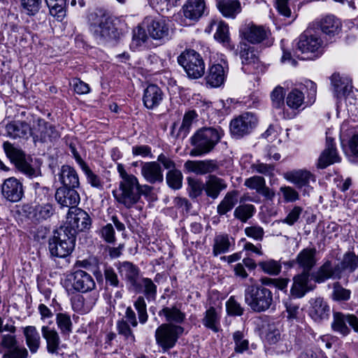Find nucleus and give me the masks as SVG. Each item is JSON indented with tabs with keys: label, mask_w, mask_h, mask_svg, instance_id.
<instances>
[{
	"label": "nucleus",
	"mask_w": 358,
	"mask_h": 358,
	"mask_svg": "<svg viewBox=\"0 0 358 358\" xmlns=\"http://www.w3.org/2000/svg\"><path fill=\"white\" fill-rule=\"evenodd\" d=\"M225 135L220 125L199 128L189 138L191 157H202L213 152Z\"/></svg>",
	"instance_id": "nucleus-1"
},
{
	"label": "nucleus",
	"mask_w": 358,
	"mask_h": 358,
	"mask_svg": "<svg viewBox=\"0 0 358 358\" xmlns=\"http://www.w3.org/2000/svg\"><path fill=\"white\" fill-rule=\"evenodd\" d=\"M117 170L121 180L113 195L118 203L130 209L139 202L138 180L134 175L128 173L122 164H117Z\"/></svg>",
	"instance_id": "nucleus-2"
},
{
	"label": "nucleus",
	"mask_w": 358,
	"mask_h": 358,
	"mask_svg": "<svg viewBox=\"0 0 358 358\" xmlns=\"http://www.w3.org/2000/svg\"><path fill=\"white\" fill-rule=\"evenodd\" d=\"M87 23L90 33L99 44H105L118 37L117 29L112 19L101 9L89 13Z\"/></svg>",
	"instance_id": "nucleus-3"
},
{
	"label": "nucleus",
	"mask_w": 358,
	"mask_h": 358,
	"mask_svg": "<svg viewBox=\"0 0 358 358\" xmlns=\"http://www.w3.org/2000/svg\"><path fill=\"white\" fill-rule=\"evenodd\" d=\"M245 303L255 313L268 310L273 303L272 292L264 286L248 285L244 292Z\"/></svg>",
	"instance_id": "nucleus-4"
},
{
	"label": "nucleus",
	"mask_w": 358,
	"mask_h": 358,
	"mask_svg": "<svg viewBox=\"0 0 358 358\" xmlns=\"http://www.w3.org/2000/svg\"><path fill=\"white\" fill-rule=\"evenodd\" d=\"M76 238L67 228L60 227L55 229L52 237L49 239L50 255L59 258L69 256L75 248Z\"/></svg>",
	"instance_id": "nucleus-5"
},
{
	"label": "nucleus",
	"mask_w": 358,
	"mask_h": 358,
	"mask_svg": "<svg viewBox=\"0 0 358 358\" xmlns=\"http://www.w3.org/2000/svg\"><path fill=\"white\" fill-rule=\"evenodd\" d=\"M178 62L190 78H199L205 73L204 61L201 55L194 50L187 49L183 51L178 57Z\"/></svg>",
	"instance_id": "nucleus-6"
},
{
	"label": "nucleus",
	"mask_w": 358,
	"mask_h": 358,
	"mask_svg": "<svg viewBox=\"0 0 358 358\" xmlns=\"http://www.w3.org/2000/svg\"><path fill=\"white\" fill-rule=\"evenodd\" d=\"M185 329L181 325L173 323H163L155 331L156 343L164 351L173 348L178 338L183 334Z\"/></svg>",
	"instance_id": "nucleus-7"
},
{
	"label": "nucleus",
	"mask_w": 358,
	"mask_h": 358,
	"mask_svg": "<svg viewBox=\"0 0 358 358\" xmlns=\"http://www.w3.org/2000/svg\"><path fill=\"white\" fill-rule=\"evenodd\" d=\"M92 224V220L89 214L84 210L73 206L69 209L66 215V222L62 228H67L69 231L76 237L79 231L89 229Z\"/></svg>",
	"instance_id": "nucleus-8"
},
{
	"label": "nucleus",
	"mask_w": 358,
	"mask_h": 358,
	"mask_svg": "<svg viewBox=\"0 0 358 358\" xmlns=\"http://www.w3.org/2000/svg\"><path fill=\"white\" fill-rule=\"evenodd\" d=\"M27 128L29 129V134L33 137L34 143L37 141L52 142L60 137L55 127L42 119H38L36 124H34L32 127H29L24 123V136L26 134Z\"/></svg>",
	"instance_id": "nucleus-9"
},
{
	"label": "nucleus",
	"mask_w": 358,
	"mask_h": 358,
	"mask_svg": "<svg viewBox=\"0 0 358 358\" xmlns=\"http://www.w3.org/2000/svg\"><path fill=\"white\" fill-rule=\"evenodd\" d=\"M347 323L357 332H358V317L352 314H345L340 311L333 312V320L331 327L333 331L342 336H347L351 332Z\"/></svg>",
	"instance_id": "nucleus-10"
},
{
	"label": "nucleus",
	"mask_w": 358,
	"mask_h": 358,
	"mask_svg": "<svg viewBox=\"0 0 358 358\" xmlns=\"http://www.w3.org/2000/svg\"><path fill=\"white\" fill-rule=\"evenodd\" d=\"M306 87L309 88L308 95V100L306 102L304 94L301 90L296 88L292 89L286 97L287 105L292 109H299L303 104L311 105L315 100L317 87L315 83L311 80L306 82Z\"/></svg>",
	"instance_id": "nucleus-11"
},
{
	"label": "nucleus",
	"mask_w": 358,
	"mask_h": 358,
	"mask_svg": "<svg viewBox=\"0 0 358 358\" xmlns=\"http://www.w3.org/2000/svg\"><path fill=\"white\" fill-rule=\"evenodd\" d=\"M257 124V117L251 113H245L231 121L230 132L233 136L241 138L250 134Z\"/></svg>",
	"instance_id": "nucleus-12"
},
{
	"label": "nucleus",
	"mask_w": 358,
	"mask_h": 358,
	"mask_svg": "<svg viewBox=\"0 0 358 358\" xmlns=\"http://www.w3.org/2000/svg\"><path fill=\"white\" fill-rule=\"evenodd\" d=\"M239 56L242 63V70L246 73H255L262 65L255 48L246 43H240L238 45Z\"/></svg>",
	"instance_id": "nucleus-13"
},
{
	"label": "nucleus",
	"mask_w": 358,
	"mask_h": 358,
	"mask_svg": "<svg viewBox=\"0 0 358 358\" xmlns=\"http://www.w3.org/2000/svg\"><path fill=\"white\" fill-rule=\"evenodd\" d=\"M138 325V321L134 310L131 307L127 308L125 314L120 320L117 322V331L119 335L124 337V340L131 343H134L135 336L130 326L136 327Z\"/></svg>",
	"instance_id": "nucleus-14"
},
{
	"label": "nucleus",
	"mask_w": 358,
	"mask_h": 358,
	"mask_svg": "<svg viewBox=\"0 0 358 358\" xmlns=\"http://www.w3.org/2000/svg\"><path fill=\"white\" fill-rule=\"evenodd\" d=\"M297 48L302 53H313L318 57L322 54L323 42L317 34L306 31L300 36Z\"/></svg>",
	"instance_id": "nucleus-15"
},
{
	"label": "nucleus",
	"mask_w": 358,
	"mask_h": 358,
	"mask_svg": "<svg viewBox=\"0 0 358 358\" xmlns=\"http://www.w3.org/2000/svg\"><path fill=\"white\" fill-rule=\"evenodd\" d=\"M55 212L52 204L24 205V215L34 223L41 222L50 218Z\"/></svg>",
	"instance_id": "nucleus-16"
},
{
	"label": "nucleus",
	"mask_w": 358,
	"mask_h": 358,
	"mask_svg": "<svg viewBox=\"0 0 358 358\" xmlns=\"http://www.w3.org/2000/svg\"><path fill=\"white\" fill-rule=\"evenodd\" d=\"M71 277L72 287L77 292L87 293L96 289L93 277L85 271L76 270L71 273Z\"/></svg>",
	"instance_id": "nucleus-17"
},
{
	"label": "nucleus",
	"mask_w": 358,
	"mask_h": 358,
	"mask_svg": "<svg viewBox=\"0 0 358 358\" xmlns=\"http://www.w3.org/2000/svg\"><path fill=\"white\" fill-rule=\"evenodd\" d=\"M119 273L124 277V279L132 290H141L140 287V268L130 262H123L117 266Z\"/></svg>",
	"instance_id": "nucleus-18"
},
{
	"label": "nucleus",
	"mask_w": 358,
	"mask_h": 358,
	"mask_svg": "<svg viewBox=\"0 0 358 358\" xmlns=\"http://www.w3.org/2000/svg\"><path fill=\"white\" fill-rule=\"evenodd\" d=\"M184 166L189 172L194 173L196 175H206L217 172L220 166L216 159H205L188 160L185 163Z\"/></svg>",
	"instance_id": "nucleus-19"
},
{
	"label": "nucleus",
	"mask_w": 358,
	"mask_h": 358,
	"mask_svg": "<svg viewBox=\"0 0 358 358\" xmlns=\"http://www.w3.org/2000/svg\"><path fill=\"white\" fill-rule=\"evenodd\" d=\"M311 279L317 283H322L329 279L341 280V276L336 265L331 260H326L316 271L311 273Z\"/></svg>",
	"instance_id": "nucleus-20"
},
{
	"label": "nucleus",
	"mask_w": 358,
	"mask_h": 358,
	"mask_svg": "<svg viewBox=\"0 0 358 358\" xmlns=\"http://www.w3.org/2000/svg\"><path fill=\"white\" fill-rule=\"evenodd\" d=\"M76 189L65 187L57 189L55 195V199L62 208L66 207L70 209L73 206L77 207L80 198Z\"/></svg>",
	"instance_id": "nucleus-21"
},
{
	"label": "nucleus",
	"mask_w": 358,
	"mask_h": 358,
	"mask_svg": "<svg viewBox=\"0 0 358 358\" xmlns=\"http://www.w3.org/2000/svg\"><path fill=\"white\" fill-rule=\"evenodd\" d=\"M183 15L189 20L196 22L208 14L205 0H187L182 6Z\"/></svg>",
	"instance_id": "nucleus-22"
},
{
	"label": "nucleus",
	"mask_w": 358,
	"mask_h": 358,
	"mask_svg": "<svg viewBox=\"0 0 358 358\" xmlns=\"http://www.w3.org/2000/svg\"><path fill=\"white\" fill-rule=\"evenodd\" d=\"M316 253L315 248H304L297 255L296 258L292 260V266L298 265L302 268L301 273L310 274V271L316 264Z\"/></svg>",
	"instance_id": "nucleus-23"
},
{
	"label": "nucleus",
	"mask_w": 358,
	"mask_h": 358,
	"mask_svg": "<svg viewBox=\"0 0 358 358\" xmlns=\"http://www.w3.org/2000/svg\"><path fill=\"white\" fill-rule=\"evenodd\" d=\"M241 36L248 42L257 44L262 42L267 36L266 31L262 26L250 22L240 29Z\"/></svg>",
	"instance_id": "nucleus-24"
},
{
	"label": "nucleus",
	"mask_w": 358,
	"mask_h": 358,
	"mask_svg": "<svg viewBox=\"0 0 358 358\" xmlns=\"http://www.w3.org/2000/svg\"><path fill=\"white\" fill-rule=\"evenodd\" d=\"M3 196L11 202H17L22 197V185L15 178L6 179L1 185Z\"/></svg>",
	"instance_id": "nucleus-25"
},
{
	"label": "nucleus",
	"mask_w": 358,
	"mask_h": 358,
	"mask_svg": "<svg viewBox=\"0 0 358 358\" xmlns=\"http://www.w3.org/2000/svg\"><path fill=\"white\" fill-rule=\"evenodd\" d=\"M164 99V93L157 85H149L143 92V102L145 108L153 110L158 107Z\"/></svg>",
	"instance_id": "nucleus-26"
},
{
	"label": "nucleus",
	"mask_w": 358,
	"mask_h": 358,
	"mask_svg": "<svg viewBox=\"0 0 358 358\" xmlns=\"http://www.w3.org/2000/svg\"><path fill=\"white\" fill-rule=\"evenodd\" d=\"M141 174L144 179L150 184L160 183L164 180L162 167L157 162H142Z\"/></svg>",
	"instance_id": "nucleus-27"
},
{
	"label": "nucleus",
	"mask_w": 358,
	"mask_h": 358,
	"mask_svg": "<svg viewBox=\"0 0 358 358\" xmlns=\"http://www.w3.org/2000/svg\"><path fill=\"white\" fill-rule=\"evenodd\" d=\"M339 159L334 138L327 136L326 148L318 159L317 167L325 169L328 166L339 162Z\"/></svg>",
	"instance_id": "nucleus-28"
},
{
	"label": "nucleus",
	"mask_w": 358,
	"mask_h": 358,
	"mask_svg": "<svg viewBox=\"0 0 358 358\" xmlns=\"http://www.w3.org/2000/svg\"><path fill=\"white\" fill-rule=\"evenodd\" d=\"M310 304L309 315L315 322L320 323L329 319L330 306L323 298H316Z\"/></svg>",
	"instance_id": "nucleus-29"
},
{
	"label": "nucleus",
	"mask_w": 358,
	"mask_h": 358,
	"mask_svg": "<svg viewBox=\"0 0 358 358\" xmlns=\"http://www.w3.org/2000/svg\"><path fill=\"white\" fill-rule=\"evenodd\" d=\"M0 346L7 350L3 358H22V350L17 346V341L12 334L0 336Z\"/></svg>",
	"instance_id": "nucleus-30"
},
{
	"label": "nucleus",
	"mask_w": 358,
	"mask_h": 358,
	"mask_svg": "<svg viewBox=\"0 0 358 358\" xmlns=\"http://www.w3.org/2000/svg\"><path fill=\"white\" fill-rule=\"evenodd\" d=\"M310 274L303 273H299L294 276L293 283L290 289V295L296 299L303 297L309 290L308 284Z\"/></svg>",
	"instance_id": "nucleus-31"
},
{
	"label": "nucleus",
	"mask_w": 358,
	"mask_h": 358,
	"mask_svg": "<svg viewBox=\"0 0 358 358\" xmlns=\"http://www.w3.org/2000/svg\"><path fill=\"white\" fill-rule=\"evenodd\" d=\"M59 180L62 187L78 188L80 186L79 176L76 169L69 165H63L59 173Z\"/></svg>",
	"instance_id": "nucleus-32"
},
{
	"label": "nucleus",
	"mask_w": 358,
	"mask_h": 358,
	"mask_svg": "<svg viewBox=\"0 0 358 358\" xmlns=\"http://www.w3.org/2000/svg\"><path fill=\"white\" fill-rule=\"evenodd\" d=\"M225 76L224 67L220 64H216L209 68L205 80L210 87H218L224 83Z\"/></svg>",
	"instance_id": "nucleus-33"
},
{
	"label": "nucleus",
	"mask_w": 358,
	"mask_h": 358,
	"mask_svg": "<svg viewBox=\"0 0 358 358\" xmlns=\"http://www.w3.org/2000/svg\"><path fill=\"white\" fill-rule=\"evenodd\" d=\"M158 314L165 317L166 323H173L176 325L183 324L186 320V314L176 305L171 307H164Z\"/></svg>",
	"instance_id": "nucleus-34"
},
{
	"label": "nucleus",
	"mask_w": 358,
	"mask_h": 358,
	"mask_svg": "<svg viewBox=\"0 0 358 358\" xmlns=\"http://www.w3.org/2000/svg\"><path fill=\"white\" fill-rule=\"evenodd\" d=\"M227 187V185L223 179L214 175H210L208 180L205 183L204 190L208 197L215 199Z\"/></svg>",
	"instance_id": "nucleus-35"
},
{
	"label": "nucleus",
	"mask_w": 358,
	"mask_h": 358,
	"mask_svg": "<svg viewBox=\"0 0 358 358\" xmlns=\"http://www.w3.org/2000/svg\"><path fill=\"white\" fill-rule=\"evenodd\" d=\"M220 12L226 17L235 18L241 12V6L238 0H216Z\"/></svg>",
	"instance_id": "nucleus-36"
},
{
	"label": "nucleus",
	"mask_w": 358,
	"mask_h": 358,
	"mask_svg": "<svg viewBox=\"0 0 358 358\" xmlns=\"http://www.w3.org/2000/svg\"><path fill=\"white\" fill-rule=\"evenodd\" d=\"M234 244V239L230 238L228 234L216 235L213 239V255L217 257L219 255L227 253Z\"/></svg>",
	"instance_id": "nucleus-37"
},
{
	"label": "nucleus",
	"mask_w": 358,
	"mask_h": 358,
	"mask_svg": "<svg viewBox=\"0 0 358 358\" xmlns=\"http://www.w3.org/2000/svg\"><path fill=\"white\" fill-rule=\"evenodd\" d=\"M341 22L334 15H327L320 22L322 31L329 38L340 33L341 31Z\"/></svg>",
	"instance_id": "nucleus-38"
},
{
	"label": "nucleus",
	"mask_w": 358,
	"mask_h": 358,
	"mask_svg": "<svg viewBox=\"0 0 358 358\" xmlns=\"http://www.w3.org/2000/svg\"><path fill=\"white\" fill-rule=\"evenodd\" d=\"M285 178L293 182L298 188H301L309 187L310 180L313 178V176L308 171L296 170L287 172Z\"/></svg>",
	"instance_id": "nucleus-39"
},
{
	"label": "nucleus",
	"mask_w": 358,
	"mask_h": 358,
	"mask_svg": "<svg viewBox=\"0 0 358 358\" xmlns=\"http://www.w3.org/2000/svg\"><path fill=\"white\" fill-rule=\"evenodd\" d=\"M341 276L345 271L352 273L358 268V257L354 252H345L340 263L336 264Z\"/></svg>",
	"instance_id": "nucleus-40"
},
{
	"label": "nucleus",
	"mask_w": 358,
	"mask_h": 358,
	"mask_svg": "<svg viewBox=\"0 0 358 358\" xmlns=\"http://www.w3.org/2000/svg\"><path fill=\"white\" fill-rule=\"evenodd\" d=\"M6 157L16 166L20 171H22V150L14 144L6 141L3 144Z\"/></svg>",
	"instance_id": "nucleus-41"
},
{
	"label": "nucleus",
	"mask_w": 358,
	"mask_h": 358,
	"mask_svg": "<svg viewBox=\"0 0 358 358\" xmlns=\"http://www.w3.org/2000/svg\"><path fill=\"white\" fill-rule=\"evenodd\" d=\"M351 295V290L344 287L338 281L332 283L330 299L333 301L339 304L346 303L350 300Z\"/></svg>",
	"instance_id": "nucleus-42"
},
{
	"label": "nucleus",
	"mask_w": 358,
	"mask_h": 358,
	"mask_svg": "<svg viewBox=\"0 0 358 358\" xmlns=\"http://www.w3.org/2000/svg\"><path fill=\"white\" fill-rule=\"evenodd\" d=\"M42 334L47 342V349L51 354H57L60 339L57 332L48 326L42 327Z\"/></svg>",
	"instance_id": "nucleus-43"
},
{
	"label": "nucleus",
	"mask_w": 358,
	"mask_h": 358,
	"mask_svg": "<svg viewBox=\"0 0 358 358\" xmlns=\"http://www.w3.org/2000/svg\"><path fill=\"white\" fill-rule=\"evenodd\" d=\"M238 192L236 190L228 192L217 207V213L220 216L226 215L231 211L238 203Z\"/></svg>",
	"instance_id": "nucleus-44"
},
{
	"label": "nucleus",
	"mask_w": 358,
	"mask_h": 358,
	"mask_svg": "<svg viewBox=\"0 0 358 358\" xmlns=\"http://www.w3.org/2000/svg\"><path fill=\"white\" fill-rule=\"evenodd\" d=\"M331 85L337 97L345 96L352 88L350 80L341 77L338 73H334L331 77Z\"/></svg>",
	"instance_id": "nucleus-45"
},
{
	"label": "nucleus",
	"mask_w": 358,
	"mask_h": 358,
	"mask_svg": "<svg viewBox=\"0 0 358 358\" xmlns=\"http://www.w3.org/2000/svg\"><path fill=\"white\" fill-rule=\"evenodd\" d=\"M148 32L154 39L168 37L169 29L164 20H153L148 27Z\"/></svg>",
	"instance_id": "nucleus-46"
},
{
	"label": "nucleus",
	"mask_w": 358,
	"mask_h": 358,
	"mask_svg": "<svg viewBox=\"0 0 358 358\" xmlns=\"http://www.w3.org/2000/svg\"><path fill=\"white\" fill-rule=\"evenodd\" d=\"M220 316L214 307H210L202 319L203 324L207 328L217 333L220 331Z\"/></svg>",
	"instance_id": "nucleus-47"
},
{
	"label": "nucleus",
	"mask_w": 358,
	"mask_h": 358,
	"mask_svg": "<svg viewBox=\"0 0 358 358\" xmlns=\"http://www.w3.org/2000/svg\"><path fill=\"white\" fill-rule=\"evenodd\" d=\"M24 336L27 345L32 353H35L40 345V335L34 327L29 326L24 328Z\"/></svg>",
	"instance_id": "nucleus-48"
},
{
	"label": "nucleus",
	"mask_w": 358,
	"mask_h": 358,
	"mask_svg": "<svg viewBox=\"0 0 358 358\" xmlns=\"http://www.w3.org/2000/svg\"><path fill=\"white\" fill-rule=\"evenodd\" d=\"M141 290H134L136 293L143 292L148 301L155 300L157 296V285L148 278L140 280Z\"/></svg>",
	"instance_id": "nucleus-49"
},
{
	"label": "nucleus",
	"mask_w": 358,
	"mask_h": 358,
	"mask_svg": "<svg viewBox=\"0 0 358 358\" xmlns=\"http://www.w3.org/2000/svg\"><path fill=\"white\" fill-rule=\"evenodd\" d=\"M52 15L62 20L66 15V0H45Z\"/></svg>",
	"instance_id": "nucleus-50"
},
{
	"label": "nucleus",
	"mask_w": 358,
	"mask_h": 358,
	"mask_svg": "<svg viewBox=\"0 0 358 358\" xmlns=\"http://www.w3.org/2000/svg\"><path fill=\"white\" fill-rule=\"evenodd\" d=\"M81 170L84 173L87 182L94 188L102 189L103 188V182L99 176L96 175L85 163L80 166Z\"/></svg>",
	"instance_id": "nucleus-51"
},
{
	"label": "nucleus",
	"mask_w": 358,
	"mask_h": 358,
	"mask_svg": "<svg viewBox=\"0 0 358 358\" xmlns=\"http://www.w3.org/2000/svg\"><path fill=\"white\" fill-rule=\"evenodd\" d=\"M56 322L62 335L69 336L72 332L73 324L71 316L67 313H59L56 315Z\"/></svg>",
	"instance_id": "nucleus-52"
},
{
	"label": "nucleus",
	"mask_w": 358,
	"mask_h": 358,
	"mask_svg": "<svg viewBox=\"0 0 358 358\" xmlns=\"http://www.w3.org/2000/svg\"><path fill=\"white\" fill-rule=\"evenodd\" d=\"M255 212V207L252 204H243L235 208L234 217L241 222H245L253 216Z\"/></svg>",
	"instance_id": "nucleus-53"
},
{
	"label": "nucleus",
	"mask_w": 358,
	"mask_h": 358,
	"mask_svg": "<svg viewBox=\"0 0 358 358\" xmlns=\"http://www.w3.org/2000/svg\"><path fill=\"white\" fill-rule=\"evenodd\" d=\"M258 266L265 273L270 275H278L282 268L280 262L271 259L259 262Z\"/></svg>",
	"instance_id": "nucleus-54"
},
{
	"label": "nucleus",
	"mask_w": 358,
	"mask_h": 358,
	"mask_svg": "<svg viewBox=\"0 0 358 358\" xmlns=\"http://www.w3.org/2000/svg\"><path fill=\"white\" fill-rule=\"evenodd\" d=\"M97 234L106 243L115 244L116 242L115 231L111 223H108L101 227L97 231Z\"/></svg>",
	"instance_id": "nucleus-55"
},
{
	"label": "nucleus",
	"mask_w": 358,
	"mask_h": 358,
	"mask_svg": "<svg viewBox=\"0 0 358 358\" xmlns=\"http://www.w3.org/2000/svg\"><path fill=\"white\" fill-rule=\"evenodd\" d=\"M182 172L177 169L169 171L166 176L168 185L173 189H178L182 187Z\"/></svg>",
	"instance_id": "nucleus-56"
},
{
	"label": "nucleus",
	"mask_w": 358,
	"mask_h": 358,
	"mask_svg": "<svg viewBox=\"0 0 358 358\" xmlns=\"http://www.w3.org/2000/svg\"><path fill=\"white\" fill-rule=\"evenodd\" d=\"M103 275L106 286H110L114 288L122 287L118 275L113 267L105 266L103 268Z\"/></svg>",
	"instance_id": "nucleus-57"
},
{
	"label": "nucleus",
	"mask_w": 358,
	"mask_h": 358,
	"mask_svg": "<svg viewBox=\"0 0 358 358\" xmlns=\"http://www.w3.org/2000/svg\"><path fill=\"white\" fill-rule=\"evenodd\" d=\"M197 117V114L194 110H189L185 113L182 119V124L179 128V134H182L185 137L189 132L192 122Z\"/></svg>",
	"instance_id": "nucleus-58"
},
{
	"label": "nucleus",
	"mask_w": 358,
	"mask_h": 358,
	"mask_svg": "<svg viewBox=\"0 0 358 358\" xmlns=\"http://www.w3.org/2000/svg\"><path fill=\"white\" fill-rule=\"evenodd\" d=\"M272 107L275 109L280 110L285 106V92L284 88L278 86L271 94Z\"/></svg>",
	"instance_id": "nucleus-59"
},
{
	"label": "nucleus",
	"mask_w": 358,
	"mask_h": 358,
	"mask_svg": "<svg viewBox=\"0 0 358 358\" xmlns=\"http://www.w3.org/2000/svg\"><path fill=\"white\" fill-rule=\"evenodd\" d=\"M134 308L138 313L139 322L142 324H145L148 319L147 313V305L143 296H138L134 301Z\"/></svg>",
	"instance_id": "nucleus-60"
},
{
	"label": "nucleus",
	"mask_w": 358,
	"mask_h": 358,
	"mask_svg": "<svg viewBox=\"0 0 358 358\" xmlns=\"http://www.w3.org/2000/svg\"><path fill=\"white\" fill-rule=\"evenodd\" d=\"M233 340L235 343L234 350L237 353H243L248 349L249 342L245 338L243 331H236L233 334Z\"/></svg>",
	"instance_id": "nucleus-61"
},
{
	"label": "nucleus",
	"mask_w": 358,
	"mask_h": 358,
	"mask_svg": "<svg viewBox=\"0 0 358 358\" xmlns=\"http://www.w3.org/2000/svg\"><path fill=\"white\" fill-rule=\"evenodd\" d=\"M214 38L216 41L223 44H228L229 43V27L226 23L224 22H219L217 23Z\"/></svg>",
	"instance_id": "nucleus-62"
},
{
	"label": "nucleus",
	"mask_w": 358,
	"mask_h": 358,
	"mask_svg": "<svg viewBox=\"0 0 358 358\" xmlns=\"http://www.w3.org/2000/svg\"><path fill=\"white\" fill-rule=\"evenodd\" d=\"M187 183L189 186V194L192 198H196L200 196L204 189L205 184L200 180L187 178Z\"/></svg>",
	"instance_id": "nucleus-63"
},
{
	"label": "nucleus",
	"mask_w": 358,
	"mask_h": 358,
	"mask_svg": "<svg viewBox=\"0 0 358 358\" xmlns=\"http://www.w3.org/2000/svg\"><path fill=\"white\" fill-rule=\"evenodd\" d=\"M226 308L228 315L231 316H241L244 313V308L235 299L234 296H231L228 299Z\"/></svg>",
	"instance_id": "nucleus-64"
}]
</instances>
